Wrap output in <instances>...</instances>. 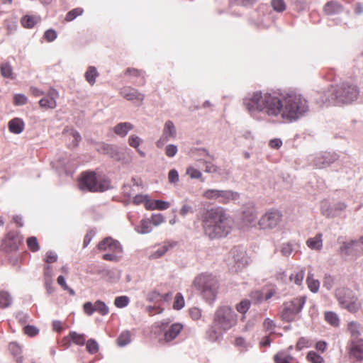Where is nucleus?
I'll return each instance as SVG.
<instances>
[{
    "label": "nucleus",
    "mask_w": 363,
    "mask_h": 363,
    "mask_svg": "<svg viewBox=\"0 0 363 363\" xmlns=\"http://www.w3.org/2000/svg\"><path fill=\"white\" fill-rule=\"evenodd\" d=\"M105 155H108L112 159L119 161L121 160V154L118 147L114 145L108 144Z\"/></svg>",
    "instance_id": "e433bc0d"
},
{
    "label": "nucleus",
    "mask_w": 363,
    "mask_h": 363,
    "mask_svg": "<svg viewBox=\"0 0 363 363\" xmlns=\"http://www.w3.org/2000/svg\"><path fill=\"white\" fill-rule=\"evenodd\" d=\"M250 304V300L244 299L236 306V309L239 313L245 314L249 310Z\"/></svg>",
    "instance_id": "8fccbe9b"
},
{
    "label": "nucleus",
    "mask_w": 363,
    "mask_h": 363,
    "mask_svg": "<svg viewBox=\"0 0 363 363\" xmlns=\"http://www.w3.org/2000/svg\"><path fill=\"white\" fill-rule=\"evenodd\" d=\"M177 128L172 121H167L164 125L162 133L156 142L157 147H162L168 141L177 137Z\"/></svg>",
    "instance_id": "4468645a"
},
{
    "label": "nucleus",
    "mask_w": 363,
    "mask_h": 363,
    "mask_svg": "<svg viewBox=\"0 0 363 363\" xmlns=\"http://www.w3.org/2000/svg\"><path fill=\"white\" fill-rule=\"evenodd\" d=\"M152 205L153 206H151L152 208L158 209V210H166L170 206L169 202L161 201V200L155 201V202Z\"/></svg>",
    "instance_id": "13d9d810"
},
{
    "label": "nucleus",
    "mask_w": 363,
    "mask_h": 363,
    "mask_svg": "<svg viewBox=\"0 0 363 363\" xmlns=\"http://www.w3.org/2000/svg\"><path fill=\"white\" fill-rule=\"evenodd\" d=\"M306 283L310 291L313 293H317L320 287V282L318 280L313 278V274L309 272L306 278Z\"/></svg>",
    "instance_id": "f704fd0d"
},
{
    "label": "nucleus",
    "mask_w": 363,
    "mask_h": 363,
    "mask_svg": "<svg viewBox=\"0 0 363 363\" xmlns=\"http://www.w3.org/2000/svg\"><path fill=\"white\" fill-rule=\"evenodd\" d=\"M135 231L139 234H147L152 232V228L148 219H143L140 223L135 227Z\"/></svg>",
    "instance_id": "c756f323"
},
{
    "label": "nucleus",
    "mask_w": 363,
    "mask_h": 363,
    "mask_svg": "<svg viewBox=\"0 0 363 363\" xmlns=\"http://www.w3.org/2000/svg\"><path fill=\"white\" fill-rule=\"evenodd\" d=\"M230 255H232L234 260L236 271L241 270L248 264L249 259L243 249L234 247L231 250Z\"/></svg>",
    "instance_id": "dca6fc26"
},
{
    "label": "nucleus",
    "mask_w": 363,
    "mask_h": 363,
    "mask_svg": "<svg viewBox=\"0 0 363 363\" xmlns=\"http://www.w3.org/2000/svg\"><path fill=\"white\" fill-rule=\"evenodd\" d=\"M86 350L91 354H95L99 350L97 342L93 339H89L86 342Z\"/></svg>",
    "instance_id": "864d4df0"
},
{
    "label": "nucleus",
    "mask_w": 363,
    "mask_h": 363,
    "mask_svg": "<svg viewBox=\"0 0 363 363\" xmlns=\"http://www.w3.org/2000/svg\"><path fill=\"white\" fill-rule=\"evenodd\" d=\"M307 359L311 363H323L324 359L322 356L314 351H310L306 356Z\"/></svg>",
    "instance_id": "49530a36"
},
{
    "label": "nucleus",
    "mask_w": 363,
    "mask_h": 363,
    "mask_svg": "<svg viewBox=\"0 0 363 363\" xmlns=\"http://www.w3.org/2000/svg\"><path fill=\"white\" fill-rule=\"evenodd\" d=\"M28 101V98L22 94H17L13 97V103L16 106L25 105Z\"/></svg>",
    "instance_id": "4d7b16f0"
},
{
    "label": "nucleus",
    "mask_w": 363,
    "mask_h": 363,
    "mask_svg": "<svg viewBox=\"0 0 363 363\" xmlns=\"http://www.w3.org/2000/svg\"><path fill=\"white\" fill-rule=\"evenodd\" d=\"M343 11V6L337 1H330L324 6V12L327 15L339 14Z\"/></svg>",
    "instance_id": "b1692460"
},
{
    "label": "nucleus",
    "mask_w": 363,
    "mask_h": 363,
    "mask_svg": "<svg viewBox=\"0 0 363 363\" xmlns=\"http://www.w3.org/2000/svg\"><path fill=\"white\" fill-rule=\"evenodd\" d=\"M39 104L43 108L52 109L55 108L57 106L55 98L51 95L46 96L41 99L39 101Z\"/></svg>",
    "instance_id": "c9c22d12"
},
{
    "label": "nucleus",
    "mask_w": 363,
    "mask_h": 363,
    "mask_svg": "<svg viewBox=\"0 0 363 363\" xmlns=\"http://www.w3.org/2000/svg\"><path fill=\"white\" fill-rule=\"evenodd\" d=\"M118 345L124 347L130 342V333L129 331L123 332L117 339Z\"/></svg>",
    "instance_id": "79ce46f5"
},
{
    "label": "nucleus",
    "mask_w": 363,
    "mask_h": 363,
    "mask_svg": "<svg viewBox=\"0 0 363 363\" xmlns=\"http://www.w3.org/2000/svg\"><path fill=\"white\" fill-rule=\"evenodd\" d=\"M334 279L330 274H325L323 281V286L328 290H330L333 287Z\"/></svg>",
    "instance_id": "052dcab7"
},
{
    "label": "nucleus",
    "mask_w": 363,
    "mask_h": 363,
    "mask_svg": "<svg viewBox=\"0 0 363 363\" xmlns=\"http://www.w3.org/2000/svg\"><path fill=\"white\" fill-rule=\"evenodd\" d=\"M362 245L360 239L344 241L340 247V254L345 257L357 256L362 251Z\"/></svg>",
    "instance_id": "ddd939ff"
},
{
    "label": "nucleus",
    "mask_w": 363,
    "mask_h": 363,
    "mask_svg": "<svg viewBox=\"0 0 363 363\" xmlns=\"http://www.w3.org/2000/svg\"><path fill=\"white\" fill-rule=\"evenodd\" d=\"M130 303V298L127 296H117L114 300V305L118 308L127 306Z\"/></svg>",
    "instance_id": "37998d69"
},
{
    "label": "nucleus",
    "mask_w": 363,
    "mask_h": 363,
    "mask_svg": "<svg viewBox=\"0 0 363 363\" xmlns=\"http://www.w3.org/2000/svg\"><path fill=\"white\" fill-rule=\"evenodd\" d=\"M238 316L232 308L227 306L218 307L215 311L213 323L221 330H228L237 324Z\"/></svg>",
    "instance_id": "39448f33"
},
{
    "label": "nucleus",
    "mask_w": 363,
    "mask_h": 363,
    "mask_svg": "<svg viewBox=\"0 0 363 363\" xmlns=\"http://www.w3.org/2000/svg\"><path fill=\"white\" fill-rule=\"evenodd\" d=\"M79 187L82 191H104L108 189V186L106 182L99 184L94 172H84L79 182Z\"/></svg>",
    "instance_id": "9d476101"
},
{
    "label": "nucleus",
    "mask_w": 363,
    "mask_h": 363,
    "mask_svg": "<svg viewBox=\"0 0 363 363\" xmlns=\"http://www.w3.org/2000/svg\"><path fill=\"white\" fill-rule=\"evenodd\" d=\"M133 128V125L129 122H123L118 123L114 127V133L122 138L127 135L128 132Z\"/></svg>",
    "instance_id": "a878e982"
},
{
    "label": "nucleus",
    "mask_w": 363,
    "mask_h": 363,
    "mask_svg": "<svg viewBox=\"0 0 363 363\" xmlns=\"http://www.w3.org/2000/svg\"><path fill=\"white\" fill-rule=\"evenodd\" d=\"M282 214L277 210H270L259 219L258 224L262 229H272L281 220Z\"/></svg>",
    "instance_id": "f8f14e48"
},
{
    "label": "nucleus",
    "mask_w": 363,
    "mask_h": 363,
    "mask_svg": "<svg viewBox=\"0 0 363 363\" xmlns=\"http://www.w3.org/2000/svg\"><path fill=\"white\" fill-rule=\"evenodd\" d=\"M306 245L313 250L320 251L323 248V235L317 233L314 237L306 240Z\"/></svg>",
    "instance_id": "5701e85b"
},
{
    "label": "nucleus",
    "mask_w": 363,
    "mask_h": 363,
    "mask_svg": "<svg viewBox=\"0 0 363 363\" xmlns=\"http://www.w3.org/2000/svg\"><path fill=\"white\" fill-rule=\"evenodd\" d=\"M141 143V138L137 135H132L128 138V144L133 148H138Z\"/></svg>",
    "instance_id": "bf43d9fd"
},
{
    "label": "nucleus",
    "mask_w": 363,
    "mask_h": 363,
    "mask_svg": "<svg viewBox=\"0 0 363 363\" xmlns=\"http://www.w3.org/2000/svg\"><path fill=\"white\" fill-rule=\"evenodd\" d=\"M306 298L298 296L287 301L283 304V309L281 313V318L285 322H292L303 309Z\"/></svg>",
    "instance_id": "0eeeda50"
},
{
    "label": "nucleus",
    "mask_w": 363,
    "mask_h": 363,
    "mask_svg": "<svg viewBox=\"0 0 363 363\" xmlns=\"http://www.w3.org/2000/svg\"><path fill=\"white\" fill-rule=\"evenodd\" d=\"M178 151L177 146L173 144L167 145L165 147V154L169 157H173Z\"/></svg>",
    "instance_id": "680f3d73"
},
{
    "label": "nucleus",
    "mask_w": 363,
    "mask_h": 363,
    "mask_svg": "<svg viewBox=\"0 0 363 363\" xmlns=\"http://www.w3.org/2000/svg\"><path fill=\"white\" fill-rule=\"evenodd\" d=\"M22 243L23 237L18 232H9L4 240L5 247L11 252L17 250Z\"/></svg>",
    "instance_id": "f3484780"
},
{
    "label": "nucleus",
    "mask_w": 363,
    "mask_h": 363,
    "mask_svg": "<svg viewBox=\"0 0 363 363\" xmlns=\"http://www.w3.org/2000/svg\"><path fill=\"white\" fill-rule=\"evenodd\" d=\"M348 330L354 340H357L362 333V326L357 322L352 321L348 324Z\"/></svg>",
    "instance_id": "473e14b6"
},
{
    "label": "nucleus",
    "mask_w": 363,
    "mask_h": 363,
    "mask_svg": "<svg viewBox=\"0 0 363 363\" xmlns=\"http://www.w3.org/2000/svg\"><path fill=\"white\" fill-rule=\"evenodd\" d=\"M84 12V10L82 8H76V9H74L71 11H69L66 16H65V20L67 21H73L74 19H75L77 16H81Z\"/></svg>",
    "instance_id": "a18cd8bd"
},
{
    "label": "nucleus",
    "mask_w": 363,
    "mask_h": 363,
    "mask_svg": "<svg viewBox=\"0 0 363 363\" xmlns=\"http://www.w3.org/2000/svg\"><path fill=\"white\" fill-rule=\"evenodd\" d=\"M257 212L254 203L250 202L242 206V220L246 225H253L257 219Z\"/></svg>",
    "instance_id": "2eb2a0df"
},
{
    "label": "nucleus",
    "mask_w": 363,
    "mask_h": 363,
    "mask_svg": "<svg viewBox=\"0 0 363 363\" xmlns=\"http://www.w3.org/2000/svg\"><path fill=\"white\" fill-rule=\"evenodd\" d=\"M57 32L53 29H49L44 33V38L48 41L52 42L57 38Z\"/></svg>",
    "instance_id": "774afa93"
},
{
    "label": "nucleus",
    "mask_w": 363,
    "mask_h": 363,
    "mask_svg": "<svg viewBox=\"0 0 363 363\" xmlns=\"http://www.w3.org/2000/svg\"><path fill=\"white\" fill-rule=\"evenodd\" d=\"M223 332H225V330L218 329L213 323L207 330L206 336L210 341L216 342L221 337Z\"/></svg>",
    "instance_id": "c85d7f7f"
},
{
    "label": "nucleus",
    "mask_w": 363,
    "mask_h": 363,
    "mask_svg": "<svg viewBox=\"0 0 363 363\" xmlns=\"http://www.w3.org/2000/svg\"><path fill=\"white\" fill-rule=\"evenodd\" d=\"M9 351L11 354L16 358L18 363H23V357L21 355L22 350L18 344L16 342H11L9 345Z\"/></svg>",
    "instance_id": "2f4dec72"
},
{
    "label": "nucleus",
    "mask_w": 363,
    "mask_h": 363,
    "mask_svg": "<svg viewBox=\"0 0 363 363\" xmlns=\"http://www.w3.org/2000/svg\"><path fill=\"white\" fill-rule=\"evenodd\" d=\"M158 327L160 330L164 332V338L160 340V342H169L174 340L183 329V325L181 323H173L169 326L167 320H162L157 323Z\"/></svg>",
    "instance_id": "9b49d317"
},
{
    "label": "nucleus",
    "mask_w": 363,
    "mask_h": 363,
    "mask_svg": "<svg viewBox=\"0 0 363 363\" xmlns=\"http://www.w3.org/2000/svg\"><path fill=\"white\" fill-rule=\"evenodd\" d=\"M99 76L97 69L94 66H89L85 72V79L90 85H94Z\"/></svg>",
    "instance_id": "72a5a7b5"
},
{
    "label": "nucleus",
    "mask_w": 363,
    "mask_h": 363,
    "mask_svg": "<svg viewBox=\"0 0 363 363\" xmlns=\"http://www.w3.org/2000/svg\"><path fill=\"white\" fill-rule=\"evenodd\" d=\"M62 134L65 137L68 138L69 140H72L67 145L69 148L76 147L78 146L79 143L82 140L81 135L79 133L72 128H65L63 130Z\"/></svg>",
    "instance_id": "412c9836"
},
{
    "label": "nucleus",
    "mask_w": 363,
    "mask_h": 363,
    "mask_svg": "<svg viewBox=\"0 0 363 363\" xmlns=\"http://www.w3.org/2000/svg\"><path fill=\"white\" fill-rule=\"evenodd\" d=\"M27 245L32 252H38L40 250L39 243L35 236H31L27 239Z\"/></svg>",
    "instance_id": "de8ad7c7"
},
{
    "label": "nucleus",
    "mask_w": 363,
    "mask_h": 363,
    "mask_svg": "<svg viewBox=\"0 0 363 363\" xmlns=\"http://www.w3.org/2000/svg\"><path fill=\"white\" fill-rule=\"evenodd\" d=\"M359 95V88L347 82L330 86L325 93V102L335 106L348 104L356 99Z\"/></svg>",
    "instance_id": "7ed1b4c3"
},
{
    "label": "nucleus",
    "mask_w": 363,
    "mask_h": 363,
    "mask_svg": "<svg viewBox=\"0 0 363 363\" xmlns=\"http://www.w3.org/2000/svg\"><path fill=\"white\" fill-rule=\"evenodd\" d=\"M184 306V299L181 293H177L174 297L173 308L180 310Z\"/></svg>",
    "instance_id": "09e8293b"
},
{
    "label": "nucleus",
    "mask_w": 363,
    "mask_h": 363,
    "mask_svg": "<svg viewBox=\"0 0 363 363\" xmlns=\"http://www.w3.org/2000/svg\"><path fill=\"white\" fill-rule=\"evenodd\" d=\"M98 249L100 250H109L116 253L122 251L120 242L109 237L105 238L98 244Z\"/></svg>",
    "instance_id": "6ab92c4d"
},
{
    "label": "nucleus",
    "mask_w": 363,
    "mask_h": 363,
    "mask_svg": "<svg viewBox=\"0 0 363 363\" xmlns=\"http://www.w3.org/2000/svg\"><path fill=\"white\" fill-rule=\"evenodd\" d=\"M325 320L334 327H337L340 324V319L337 314L333 311H327L325 313Z\"/></svg>",
    "instance_id": "4c0bfd02"
},
{
    "label": "nucleus",
    "mask_w": 363,
    "mask_h": 363,
    "mask_svg": "<svg viewBox=\"0 0 363 363\" xmlns=\"http://www.w3.org/2000/svg\"><path fill=\"white\" fill-rule=\"evenodd\" d=\"M121 95L128 101L138 100L142 101L144 99V95L138 92V90L130 86L124 87L120 91Z\"/></svg>",
    "instance_id": "4be33fe9"
},
{
    "label": "nucleus",
    "mask_w": 363,
    "mask_h": 363,
    "mask_svg": "<svg viewBox=\"0 0 363 363\" xmlns=\"http://www.w3.org/2000/svg\"><path fill=\"white\" fill-rule=\"evenodd\" d=\"M13 303L11 294L5 290L0 289V308H9Z\"/></svg>",
    "instance_id": "bb28decb"
},
{
    "label": "nucleus",
    "mask_w": 363,
    "mask_h": 363,
    "mask_svg": "<svg viewBox=\"0 0 363 363\" xmlns=\"http://www.w3.org/2000/svg\"><path fill=\"white\" fill-rule=\"evenodd\" d=\"M193 284L206 302L212 303L216 300L218 281L212 274L202 273L198 275L195 277Z\"/></svg>",
    "instance_id": "20e7f679"
},
{
    "label": "nucleus",
    "mask_w": 363,
    "mask_h": 363,
    "mask_svg": "<svg viewBox=\"0 0 363 363\" xmlns=\"http://www.w3.org/2000/svg\"><path fill=\"white\" fill-rule=\"evenodd\" d=\"M304 275L305 272L303 269H301L297 272L292 273L289 277V279L291 281H293L296 285L300 286L302 284Z\"/></svg>",
    "instance_id": "a19ab883"
},
{
    "label": "nucleus",
    "mask_w": 363,
    "mask_h": 363,
    "mask_svg": "<svg viewBox=\"0 0 363 363\" xmlns=\"http://www.w3.org/2000/svg\"><path fill=\"white\" fill-rule=\"evenodd\" d=\"M38 332L39 330L33 325H28L24 328L25 334L30 337L35 336L38 333Z\"/></svg>",
    "instance_id": "338daca9"
},
{
    "label": "nucleus",
    "mask_w": 363,
    "mask_h": 363,
    "mask_svg": "<svg viewBox=\"0 0 363 363\" xmlns=\"http://www.w3.org/2000/svg\"><path fill=\"white\" fill-rule=\"evenodd\" d=\"M202 196L208 200L217 201L221 203H228L230 201H235L240 198V194L231 190L207 189Z\"/></svg>",
    "instance_id": "6e6552de"
},
{
    "label": "nucleus",
    "mask_w": 363,
    "mask_h": 363,
    "mask_svg": "<svg viewBox=\"0 0 363 363\" xmlns=\"http://www.w3.org/2000/svg\"><path fill=\"white\" fill-rule=\"evenodd\" d=\"M95 312H98L101 315H106L109 313V308L106 304L100 300L94 303Z\"/></svg>",
    "instance_id": "ea45409f"
},
{
    "label": "nucleus",
    "mask_w": 363,
    "mask_h": 363,
    "mask_svg": "<svg viewBox=\"0 0 363 363\" xmlns=\"http://www.w3.org/2000/svg\"><path fill=\"white\" fill-rule=\"evenodd\" d=\"M25 123L20 118H15L9 122V129L11 133L20 134L24 129Z\"/></svg>",
    "instance_id": "393cba45"
},
{
    "label": "nucleus",
    "mask_w": 363,
    "mask_h": 363,
    "mask_svg": "<svg viewBox=\"0 0 363 363\" xmlns=\"http://www.w3.org/2000/svg\"><path fill=\"white\" fill-rule=\"evenodd\" d=\"M310 345L309 340L303 337L298 340L296 347L298 350H301L305 347H310Z\"/></svg>",
    "instance_id": "69168bd1"
},
{
    "label": "nucleus",
    "mask_w": 363,
    "mask_h": 363,
    "mask_svg": "<svg viewBox=\"0 0 363 363\" xmlns=\"http://www.w3.org/2000/svg\"><path fill=\"white\" fill-rule=\"evenodd\" d=\"M347 204L345 202H338L333 206L329 207L326 202L321 204L322 213L327 217H335L340 214L347 208Z\"/></svg>",
    "instance_id": "a211bd4d"
},
{
    "label": "nucleus",
    "mask_w": 363,
    "mask_h": 363,
    "mask_svg": "<svg viewBox=\"0 0 363 363\" xmlns=\"http://www.w3.org/2000/svg\"><path fill=\"white\" fill-rule=\"evenodd\" d=\"M293 357L285 352H278L274 357L275 363H291Z\"/></svg>",
    "instance_id": "58836bf2"
},
{
    "label": "nucleus",
    "mask_w": 363,
    "mask_h": 363,
    "mask_svg": "<svg viewBox=\"0 0 363 363\" xmlns=\"http://www.w3.org/2000/svg\"><path fill=\"white\" fill-rule=\"evenodd\" d=\"M350 357L357 361H363V340H353L350 348Z\"/></svg>",
    "instance_id": "aec40b11"
},
{
    "label": "nucleus",
    "mask_w": 363,
    "mask_h": 363,
    "mask_svg": "<svg viewBox=\"0 0 363 363\" xmlns=\"http://www.w3.org/2000/svg\"><path fill=\"white\" fill-rule=\"evenodd\" d=\"M339 155L334 152H319L309 157V163L315 169H324L337 161Z\"/></svg>",
    "instance_id": "1a4fd4ad"
},
{
    "label": "nucleus",
    "mask_w": 363,
    "mask_h": 363,
    "mask_svg": "<svg viewBox=\"0 0 363 363\" xmlns=\"http://www.w3.org/2000/svg\"><path fill=\"white\" fill-rule=\"evenodd\" d=\"M251 301L254 303H257L264 299V295L260 291H252L250 294Z\"/></svg>",
    "instance_id": "0e129e2a"
},
{
    "label": "nucleus",
    "mask_w": 363,
    "mask_h": 363,
    "mask_svg": "<svg viewBox=\"0 0 363 363\" xmlns=\"http://www.w3.org/2000/svg\"><path fill=\"white\" fill-rule=\"evenodd\" d=\"M243 104L250 116L258 121L281 120L293 123L310 111L308 101L295 90L280 94L255 91L245 97Z\"/></svg>",
    "instance_id": "f257e3e1"
},
{
    "label": "nucleus",
    "mask_w": 363,
    "mask_h": 363,
    "mask_svg": "<svg viewBox=\"0 0 363 363\" xmlns=\"http://www.w3.org/2000/svg\"><path fill=\"white\" fill-rule=\"evenodd\" d=\"M36 22L35 18L30 16H26L21 21L23 26L28 28H33Z\"/></svg>",
    "instance_id": "5fc2aeb1"
},
{
    "label": "nucleus",
    "mask_w": 363,
    "mask_h": 363,
    "mask_svg": "<svg viewBox=\"0 0 363 363\" xmlns=\"http://www.w3.org/2000/svg\"><path fill=\"white\" fill-rule=\"evenodd\" d=\"M172 247V244L164 242V245L159 246L157 250L151 253L150 258L152 259H158L162 257Z\"/></svg>",
    "instance_id": "7c9ffc66"
},
{
    "label": "nucleus",
    "mask_w": 363,
    "mask_h": 363,
    "mask_svg": "<svg viewBox=\"0 0 363 363\" xmlns=\"http://www.w3.org/2000/svg\"><path fill=\"white\" fill-rule=\"evenodd\" d=\"M271 4L273 9L277 12H282L286 9V4L284 0H272Z\"/></svg>",
    "instance_id": "603ef678"
},
{
    "label": "nucleus",
    "mask_w": 363,
    "mask_h": 363,
    "mask_svg": "<svg viewBox=\"0 0 363 363\" xmlns=\"http://www.w3.org/2000/svg\"><path fill=\"white\" fill-rule=\"evenodd\" d=\"M294 251L293 245L290 242L283 243L281 246V255L286 257H289Z\"/></svg>",
    "instance_id": "3c124183"
},
{
    "label": "nucleus",
    "mask_w": 363,
    "mask_h": 363,
    "mask_svg": "<svg viewBox=\"0 0 363 363\" xmlns=\"http://www.w3.org/2000/svg\"><path fill=\"white\" fill-rule=\"evenodd\" d=\"M335 296L342 308L353 313L359 310L361 303L352 290L345 287H340L336 289Z\"/></svg>",
    "instance_id": "423d86ee"
},
{
    "label": "nucleus",
    "mask_w": 363,
    "mask_h": 363,
    "mask_svg": "<svg viewBox=\"0 0 363 363\" xmlns=\"http://www.w3.org/2000/svg\"><path fill=\"white\" fill-rule=\"evenodd\" d=\"M149 221L155 226H157L164 221V218L161 213L152 214Z\"/></svg>",
    "instance_id": "6e6d98bb"
},
{
    "label": "nucleus",
    "mask_w": 363,
    "mask_h": 363,
    "mask_svg": "<svg viewBox=\"0 0 363 363\" xmlns=\"http://www.w3.org/2000/svg\"><path fill=\"white\" fill-rule=\"evenodd\" d=\"M0 73L4 78L10 79L15 78L13 67L9 62H4L0 64Z\"/></svg>",
    "instance_id": "cd10ccee"
},
{
    "label": "nucleus",
    "mask_w": 363,
    "mask_h": 363,
    "mask_svg": "<svg viewBox=\"0 0 363 363\" xmlns=\"http://www.w3.org/2000/svg\"><path fill=\"white\" fill-rule=\"evenodd\" d=\"M204 234L211 240L226 237L231 230L229 215L221 207L207 209L201 215Z\"/></svg>",
    "instance_id": "f03ea898"
},
{
    "label": "nucleus",
    "mask_w": 363,
    "mask_h": 363,
    "mask_svg": "<svg viewBox=\"0 0 363 363\" xmlns=\"http://www.w3.org/2000/svg\"><path fill=\"white\" fill-rule=\"evenodd\" d=\"M69 337L76 345H83L85 343V337L83 334L72 331L69 333Z\"/></svg>",
    "instance_id": "c03bdc74"
},
{
    "label": "nucleus",
    "mask_w": 363,
    "mask_h": 363,
    "mask_svg": "<svg viewBox=\"0 0 363 363\" xmlns=\"http://www.w3.org/2000/svg\"><path fill=\"white\" fill-rule=\"evenodd\" d=\"M186 174L191 178V179H200L202 177L201 172L194 168V167H189L186 169Z\"/></svg>",
    "instance_id": "e2e57ef3"
}]
</instances>
